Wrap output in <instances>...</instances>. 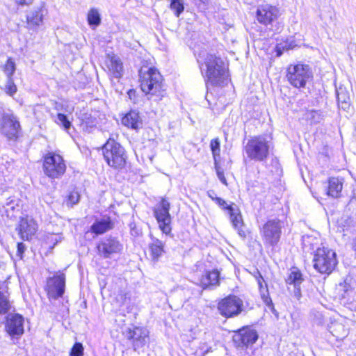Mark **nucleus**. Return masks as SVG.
<instances>
[{
  "instance_id": "5",
  "label": "nucleus",
  "mask_w": 356,
  "mask_h": 356,
  "mask_svg": "<svg viewBox=\"0 0 356 356\" xmlns=\"http://www.w3.org/2000/svg\"><path fill=\"white\" fill-rule=\"evenodd\" d=\"M270 146V141L266 137L259 136L248 141L245 151L251 160L264 161L268 156Z\"/></svg>"
},
{
  "instance_id": "36",
  "label": "nucleus",
  "mask_w": 356,
  "mask_h": 356,
  "mask_svg": "<svg viewBox=\"0 0 356 356\" xmlns=\"http://www.w3.org/2000/svg\"><path fill=\"white\" fill-rule=\"evenodd\" d=\"M305 119L309 121L311 124L317 123L319 122L321 119V114L318 111H307L305 113Z\"/></svg>"
},
{
  "instance_id": "51",
  "label": "nucleus",
  "mask_w": 356,
  "mask_h": 356,
  "mask_svg": "<svg viewBox=\"0 0 356 356\" xmlns=\"http://www.w3.org/2000/svg\"><path fill=\"white\" fill-rule=\"evenodd\" d=\"M51 237L54 238L52 240L55 241L56 243L60 240V236L58 235H52Z\"/></svg>"
},
{
  "instance_id": "52",
  "label": "nucleus",
  "mask_w": 356,
  "mask_h": 356,
  "mask_svg": "<svg viewBox=\"0 0 356 356\" xmlns=\"http://www.w3.org/2000/svg\"><path fill=\"white\" fill-rule=\"evenodd\" d=\"M347 335V331L345 330H343V333L341 334H337V337H343Z\"/></svg>"
},
{
  "instance_id": "33",
  "label": "nucleus",
  "mask_w": 356,
  "mask_h": 356,
  "mask_svg": "<svg viewBox=\"0 0 356 356\" xmlns=\"http://www.w3.org/2000/svg\"><path fill=\"white\" fill-rule=\"evenodd\" d=\"M55 122L60 127H63L66 131L72 127V122L68 120L66 115L58 113L57 114V118L55 120Z\"/></svg>"
},
{
  "instance_id": "31",
  "label": "nucleus",
  "mask_w": 356,
  "mask_h": 356,
  "mask_svg": "<svg viewBox=\"0 0 356 356\" xmlns=\"http://www.w3.org/2000/svg\"><path fill=\"white\" fill-rule=\"evenodd\" d=\"M302 281L303 278L300 270L296 267L291 268L286 279V284L300 286Z\"/></svg>"
},
{
  "instance_id": "40",
  "label": "nucleus",
  "mask_w": 356,
  "mask_h": 356,
  "mask_svg": "<svg viewBox=\"0 0 356 356\" xmlns=\"http://www.w3.org/2000/svg\"><path fill=\"white\" fill-rule=\"evenodd\" d=\"M210 147L212 151L214 163L217 161V157L220 156V141L218 138L211 140Z\"/></svg>"
},
{
  "instance_id": "42",
  "label": "nucleus",
  "mask_w": 356,
  "mask_h": 356,
  "mask_svg": "<svg viewBox=\"0 0 356 356\" xmlns=\"http://www.w3.org/2000/svg\"><path fill=\"white\" fill-rule=\"evenodd\" d=\"M70 356H83V347L81 343L76 342L74 344L70 351Z\"/></svg>"
},
{
  "instance_id": "2",
  "label": "nucleus",
  "mask_w": 356,
  "mask_h": 356,
  "mask_svg": "<svg viewBox=\"0 0 356 356\" xmlns=\"http://www.w3.org/2000/svg\"><path fill=\"white\" fill-rule=\"evenodd\" d=\"M141 90L151 96H163V77L155 67H142L140 71Z\"/></svg>"
},
{
  "instance_id": "14",
  "label": "nucleus",
  "mask_w": 356,
  "mask_h": 356,
  "mask_svg": "<svg viewBox=\"0 0 356 356\" xmlns=\"http://www.w3.org/2000/svg\"><path fill=\"white\" fill-rule=\"evenodd\" d=\"M24 318L19 314H9L6 316L5 330L12 339H18L24 332Z\"/></svg>"
},
{
  "instance_id": "19",
  "label": "nucleus",
  "mask_w": 356,
  "mask_h": 356,
  "mask_svg": "<svg viewBox=\"0 0 356 356\" xmlns=\"http://www.w3.org/2000/svg\"><path fill=\"white\" fill-rule=\"evenodd\" d=\"M126 336L129 340L131 341L134 350L136 351L147 343L149 332L145 327H134L129 330Z\"/></svg>"
},
{
  "instance_id": "1",
  "label": "nucleus",
  "mask_w": 356,
  "mask_h": 356,
  "mask_svg": "<svg viewBox=\"0 0 356 356\" xmlns=\"http://www.w3.org/2000/svg\"><path fill=\"white\" fill-rule=\"evenodd\" d=\"M197 60L207 87L208 85L222 86L227 82V67L221 58L202 51L199 54Z\"/></svg>"
},
{
  "instance_id": "20",
  "label": "nucleus",
  "mask_w": 356,
  "mask_h": 356,
  "mask_svg": "<svg viewBox=\"0 0 356 356\" xmlns=\"http://www.w3.org/2000/svg\"><path fill=\"white\" fill-rule=\"evenodd\" d=\"M258 334L254 330L242 328L239 330L233 337L234 343L239 348H247L256 342Z\"/></svg>"
},
{
  "instance_id": "54",
  "label": "nucleus",
  "mask_w": 356,
  "mask_h": 356,
  "mask_svg": "<svg viewBox=\"0 0 356 356\" xmlns=\"http://www.w3.org/2000/svg\"><path fill=\"white\" fill-rule=\"evenodd\" d=\"M353 249L355 250V252H356V238L353 241Z\"/></svg>"
},
{
  "instance_id": "45",
  "label": "nucleus",
  "mask_w": 356,
  "mask_h": 356,
  "mask_svg": "<svg viewBox=\"0 0 356 356\" xmlns=\"http://www.w3.org/2000/svg\"><path fill=\"white\" fill-rule=\"evenodd\" d=\"M127 298H129V299L130 298V295L129 293L125 292V291H121L118 296V299L119 300L120 303L122 305L125 303L126 300Z\"/></svg>"
},
{
  "instance_id": "34",
  "label": "nucleus",
  "mask_w": 356,
  "mask_h": 356,
  "mask_svg": "<svg viewBox=\"0 0 356 356\" xmlns=\"http://www.w3.org/2000/svg\"><path fill=\"white\" fill-rule=\"evenodd\" d=\"M296 44L294 40L286 41L284 43L277 44L275 47V51L277 56H280L283 51L285 50H289L293 49Z\"/></svg>"
},
{
  "instance_id": "23",
  "label": "nucleus",
  "mask_w": 356,
  "mask_h": 356,
  "mask_svg": "<svg viewBox=\"0 0 356 356\" xmlns=\"http://www.w3.org/2000/svg\"><path fill=\"white\" fill-rule=\"evenodd\" d=\"M150 238L151 242L149 244L150 256L153 261H157L165 252V243L152 235H150Z\"/></svg>"
},
{
  "instance_id": "32",
  "label": "nucleus",
  "mask_w": 356,
  "mask_h": 356,
  "mask_svg": "<svg viewBox=\"0 0 356 356\" xmlns=\"http://www.w3.org/2000/svg\"><path fill=\"white\" fill-rule=\"evenodd\" d=\"M88 24L90 26L97 27L101 23V16L99 12L96 8H92L89 10L87 17Z\"/></svg>"
},
{
  "instance_id": "41",
  "label": "nucleus",
  "mask_w": 356,
  "mask_h": 356,
  "mask_svg": "<svg viewBox=\"0 0 356 356\" xmlns=\"http://www.w3.org/2000/svg\"><path fill=\"white\" fill-rule=\"evenodd\" d=\"M261 297L264 302V303L269 307H273V304L270 297L269 296L268 290L267 288V284H265V286L263 289H259Z\"/></svg>"
},
{
  "instance_id": "53",
  "label": "nucleus",
  "mask_w": 356,
  "mask_h": 356,
  "mask_svg": "<svg viewBox=\"0 0 356 356\" xmlns=\"http://www.w3.org/2000/svg\"><path fill=\"white\" fill-rule=\"evenodd\" d=\"M333 327H334L335 328H334V330H333V331H332V332H336V331H337V328H340V327H342V328H343L342 325H341V324H337H337H334V325H333Z\"/></svg>"
},
{
  "instance_id": "29",
  "label": "nucleus",
  "mask_w": 356,
  "mask_h": 356,
  "mask_svg": "<svg viewBox=\"0 0 356 356\" xmlns=\"http://www.w3.org/2000/svg\"><path fill=\"white\" fill-rule=\"evenodd\" d=\"M80 127L83 131L86 132H91L97 124L96 118L92 117L90 114L83 113L80 118Z\"/></svg>"
},
{
  "instance_id": "16",
  "label": "nucleus",
  "mask_w": 356,
  "mask_h": 356,
  "mask_svg": "<svg viewBox=\"0 0 356 356\" xmlns=\"http://www.w3.org/2000/svg\"><path fill=\"white\" fill-rule=\"evenodd\" d=\"M47 14V9L44 2H41L38 6L30 10L26 16L28 29L36 31L43 24L44 16Z\"/></svg>"
},
{
  "instance_id": "44",
  "label": "nucleus",
  "mask_w": 356,
  "mask_h": 356,
  "mask_svg": "<svg viewBox=\"0 0 356 356\" xmlns=\"http://www.w3.org/2000/svg\"><path fill=\"white\" fill-rule=\"evenodd\" d=\"M215 163V168H216V174H217V176H218V178L219 179V180L225 185H227V180H226V178L224 175V172H223V170L222 169L221 167H220L217 162L216 163Z\"/></svg>"
},
{
  "instance_id": "25",
  "label": "nucleus",
  "mask_w": 356,
  "mask_h": 356,
  "mask_svg": "<svg viewBox=\"0 0 356 356\" xmlns=\"http://www.w3.org/2000/svg\"><path fill=\"white\" fill-rule=\"evenodd\" d=\"M219 276L220 273L216 270L207 272L200 279L202 287L206 289L211 286H218L219 284Z\"/></svg>"
},
{
  "instance_id": "10",
  "label": "nucleus",
  "mask_w": 356,
  "mask_h": 356,
  "mask_svg": "<svg viewBox=\"0 0 356 356\" xmlns=\"http://www.w3.org/2000/svg\"><path fill=\"white\" fill-rule=\"evenodd\" d=\"M209 196L216 204L219 205V207L223 209L227 210L233 227L236 230H237V232L241 237L245 238L246 236V232L244 229L242 216L238 208L236 205H234V207L233 205H229L225 200L220 197H213L211 195H209Z\"/></svg>"
},
{
  "instance_id": "50",
  "label": "nucleus",
  "mask_w": 356,
  "mask_h": 356,
  "mask_svg": "<svg viewBox=\"0 0 356 356\" xmlns=\"http://www.w3.org/2000/svg\"><path fill=\"white\" fill-rule=\"evenodd\" d=\"M197 5H198L199 7L201 6V3L203 4L206 3V0H195Z\"/></svg>"
},
{
  "instance_id": "3",
  "label": "nucleus",
  "mask_w": 356,
  "mask_h": 356,
  "mask_svg": "<svg viewBox=\"0 0 356 356\" xmlns=\"http://www.w3.org/2000/svg\"><path fill=\"white\" fill-rule=\"evenodd\" d=\"M104 158L108 165L115 169H122L126 163L127 156L123 147L113 138H109L102 147Z\"/></svg>"
},
{
  "instance_id": "27",
  "label": "nucleus",
  "mask_w": 356,
  "mask_h": 356,
  "mask_svg": "<svg viewBox=\"0 0 356 356\" xmlns=\"http://www.w3.org/2000/svg\"><path fill=\"white\" fill-rule=\"evenodd\" d=\"M113 223L109 217L96 220L91 226V231L99 235L102 234L113 229Z\"/></svg>"
},
{
  "instance_id": "47",
  "label": "nucleus",
  "mask_w": 356,
  "mask_h": 356,
  "mask_svg": "<svg viewBox=\"0 0 356 356\" xmlns=\"http://www.w3.org/2000/svg\"><path fill=\"white\" fill-rule=\"evenodd\" d=\"M258 276H256L257 284L259 289H263L265 286L266 282L261 275L258 272Z\"/></svg>"
},
{
  "instance_id": "48",
  "label": "nucleus",
  "mask_w": 356,
  "mask_h": 356,
  "mask_svg": "<svg viewBox=\"0 0 356 356\" xmlns=\"http://www.w3.org/2000/svg\"><path fill=\"white\" fill-rule=\"evenodd\" d=\"M26 249V246L23 243H17V255L20 257H22L23 253L24 252Z\"/></svg>"
},
{
  "instance_id": "12",
  "label": "nucleus",
  "mask_w": 356,
  "mask_h": 356,
  "mask_svg": "<svg viewBox=\"0 0 356 356\" xmlns=\"http://www.w3.org/2000/svg\"><path fill=\"white\" fill-rule=\"evenodd\" d=\"M354 285L355 281L353 279L347 276L337 286V291L341 304L350 309H356V302H354L355 295Z\"/></svg>"
},
{
  "instance_id": "26",
  "label": "nucleus",
  "mask_w": 356,
  "mask_h": 356,
  "mask_svg": "<svg viewBox=\"0 0 356 356\" xmlns=\"http://www.w3.org/2000/svg\"><path fill=\"white\" fill-rule=\"evenodd\" d=\"M122 124L133 129H138L142 125V121L138 112L131 111L122 118Z\"/></svg>"
},
{
  "instance_id": "21",
  "label": "nucleus",
  "mask_w": 356,
  "mask_h": 356,
  "mask_svg": "<svg viewBox=\"0 0 356 356\" xmlns=\"http://www.w3.org/2000/svg\"><path fill=\"white\" fill-rule=\"evenodd\" d=\"M279 10L275 6L269 4L260 5L257 10V19L264 25L270 24L277 19Z\"/></svg>"
},
{
  "instance_id": "7",
  "label": "nucleus",
  "mask_w": 356,
  "mask_h": 356,
  "mask_svg": "<svg viewBox=\"0 0 356 356\" xmlns=\"http://www.w3.org/2000/svg\"><path fill=\"white\" fill-rule=\"evenodd\" d=\"M286 77L293 87L304 88L307 82L312 77V72L307 65L301 63L290 65L287 68Z\"/></svg>"
},
{
  "instance_id": "43",
  "label": "nucleus",
  "mask_w": 356,
  "mask_h": 356,
  "mask_svg": "<svg viewBox=\"0 0 356 356\" xmlns=\"http://www.w3.org/2000/svg\"><path fill=\"white\" fill-rule=\"evenodd\" d=\"M80 195L77 191H72L67 198V204L72 207L79 201Z\"/></svg>"
},
{
  "instance_id": "46",
  "label": "nucleus",
  "mask_w": 356,
  "mask_h": 356,
  "mask_svg": "<svg viewBox=\"0 0 356 356\" xmlns=\"http://www.w3.org/2000/svg\"><path fill=\"white\" fill-rule=\"evenodd\" d=\"M18 6H24L31 5L35 0H14Z\"/></svg>"
},
{
  "instance_id": "15",
  "label": "nucleus",
  "mask_w": 356,
  "mask_h": 356,
  "mask_svg": "<svg viewBox=\"0 0 356 356\" xmlns=\"http://www.w3.org/2000/svg\"><path fill=\"white\" fill-rule=\"evenodd\" d=\"M98 254L104 259L110 258L114 254L120 253L123 245L115 237L103 238L97 246Z\"/></svg>"
},
{
  "instance_id": "37",
  "label": "nucleus",
  "mask_w": 356,
  "mask_h": 356,
  "mask_svg": "<svg viewBox=\"0 0 356 356\" xmlns=\"http://www.w3.org/2000/svg\"><path fill=\"white\" fill-rule=\"evenodd\" d=\"M170 9L174 11L175 15L179 17L184 10V2L182 0H171Z\"/></svg>"
},
{
  "instance_id": "13",
  "label": "nucleus",
  "mask_w": 356,
  "mask_h": 356,
  "mask_svg": "<svg viewBox=\"0 0 356 356\" xmlns=\"http://www.w3.org/2000/svg\"><path fill=\"white\" fill-rule=\"evenodd\" d=\"M283 222L277 219L268 220L261 231V236L265 242L272 246L276 245L280 241Z\"/></svg>"
},
{
  "instance_id": "4",
  "label": "nucleus",
  "mask_w": 356,
  "mask_h": 356,
  "mask_svg": "<svg viewBox=\"0 0 356 356\" xmlns=\"http://www.w3.org/2000/svg\"><path fill=\"white\" fill-rule=\"evenodd\" d=\"M314 268L320 273L330 274L337 265L334 251L324 246L318 248L313 257Z\"/></svg>"
},
{
  "instance_id": "8",
  "label": "nucleus",
  "mask_w": 356,
  "mask_h": 356,
  "mask_svg": "<svg viewBox=\"0 0 356 356\" xmlns=\"http://www.w3.org/2000/svg\"><path fill=\"white\" fill-rule=\"evenodd\" d=\"M43 170L44 174L49 178L58 179L65 173L66 165L60 155L49 152L44 158Z\"/></svg>"
},
{
  "instance_id": "22",
  "label": "nucleus",
  "mask_w": 356,
  "mask_h": 356,
  "mask_svg": "<svg viewBox=\"0 0 356 356\" xmlns=\"http://www.w3.org/2000/svg\"><path fill=\"white\" fill-rule=\"evenodd\" d=\"M37 229L38 227L35 221L28 217L21 218L17 227L20 237L24 241L31 239L35 235Z\"/></svg>"
},
{
  "instance_id": "35",
  "label": "nucleus",
  "mask_w": 356,
  "mask_h": 356,
  "mask_svg": "<svg viewBox=\"0 0 356 356\" xmlns=\"http://www.w3.org/2000/svg\"><path fill=\"white\" fill-rule=\"evenodd\" d=\"M10 309V303L7 296L0 291V314L7 313Z\"/></svg>"
},
{
  "instance_id": "38",
  "label": "nucleus",
  "mask_w": 356,
  "mask_h": 356,
  "mask_svg": "<svg viewBox=\"0 0 356 356\" xmlns=\"http://www.w3.org/2000/svg\"><path fill=\"white\" fill-rule=\"evenodd\" d=\"M17 86L15 84L13 77L7 78L5 86V92L8 95L13 97L17 92Z\"/></svg>"
},
{
  "instance_id": "17",
  "label": "nucleus",
  "mask_w": 356,
  "mask_h": 356,
  "mask_svg": "<svg viewBox=\"0 0 356 356\" xmlns=\"http://www.w3.org/2000/svg\"><path fill=\"white\" fill-rule=\"evenodd\" d=\"M65 277L64 274L49 278L47 283V295L49 300L62 297L65 292Z\"/></svg>"
},
{
  "instance_id": "24",
  "label": "nucleus",
  "mask_w": 356,
  "mask_h": 356,
  "mask_svg": "<svg viewBox=\"0 0 356 356\" xmlns=\"http://www.w3.org/2000/svg\"><path fill=\"white\" fill-rule=\"evenodd\" d=\"M107 67L109 74L114 78L120 79L122 75L123 65L120 59L116 56H108Z\"/></svg>"
},
{
  "instance_id": "18",
  "label": "nucleus",
  "mask_w": 356,
  "mask_h": 356,
  "mask_svg": "<svg viewBox=\"0 0 356 356\" xmlns=\"http://www.w3.org/2000/svg\"><path fill=\"white\" fill-rule=\"evenodd\" d=\"M13 194V189H0V206L4 209V211L9 218L14 216V211L19 207V200Z\"/></svg>"
},
{
  "instance_id": "49",
  "label": "nucleus",
  "mask_w": 356,
  "mask_h": 356,
  "mask_svg": "<svg viewBox=\"0 0 356 356\" xmlns=\"http://www.w3.org/2000/svg\"><path fill=\"white\" fill-rule=\"evenodd\" d=\"M293 296L298 300H299L300 298V297H301V291H300V286H294Z\"/></svg>"
},
{
  "instance_id": "11",
  "label": "nucleus",
  "mask_w": 356,
  "mask_h": 356,
  "mask_svg": "<svg viewBox=\"0 0 356 356\" xmlns=\"http://www.w3.org/2000/svg\"><path fill=\"white\" fill-rule=\"evenodd\" d=\"M243 309V302L236 296H229L222 299L218 304L219 313L225 318L237 316Z\"/></svg>"
},
{
  "instance_id": "6",
  "label": "nucleus",
  "mask_w": 356,
  "mask_h": 356,
  "mask_svg": "<svg viewBox=\"0 0 356 356\" xmlns=\"http://www.w3.org/2000/svg\"><path fill=\"white\" fill-rule=\"evenodd\" d=\"M170 204L165 198H162L161 202L154 208L153 212L159 225L160 230L165 236L173 237L172 234V218L169 213Z\"/></svg>"
},
{
  "instance_id": "39",
  "label": "nucleus",
  "mask_w": 356,
  "mask_h": 356,
  "mask_svg": "<svg viewBox=\"0 0 356 356\" xmlns=\"http://www.w3.org/2000/svg\"><path fill=\"white\" fill-rule=\"evenodd\" d=\"M3 71L7 78L13 77V74L15 71V64L12 58H9L4 65Z\"/></svg>"
},
{
  "instance_id": "30",
  "label": "nucleus",
  "mask_w": 356,
  "mask_h": 356,
  "mask_svg": "<svg viewBox=\"0 0 356 356\" xmlns=\"http://www.w3.org/2000/svg\"><path fill=\"white\" fill-rule=\"evenodd\" d=\"M337 97L339 107L344 111L350 107V97L345 88L340 87L337 89Z\"/></svg>"
},
{
  "instance_id": "28",
  "label": "nucleus",
  "mask_w": 356,
  "mask_h": 356,
  "mask_svg": "<svg viewBox=\"0 0 356 356\" xmlns=\"http://www.w3.org/2000/svg\"><path fill=\"white\" fill-rule=\"evenodd\" d=\"M343 188V183L339 178L331 177L328 181L326 194L334 198L339 197Z\"/></svg>"
},
{
  "instance_id": "9",
  "label": "nucleus",
  "mask_w": 356,
  "mask_h": 356,
  "mask_svg": "<svg viewBox=\"0 0 356 356\" xmlns=\"http://www.w3.org/2000/svg\"><path fill=\"white\" fill-rule=\"evenodd\" d=\"M21 130L19 122L11 113H3L0 119V132L8 140L15 141Z\"/></svg>"
}]
</instances>
